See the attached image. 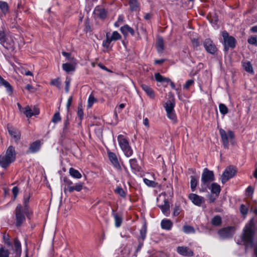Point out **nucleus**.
I'll return each instance as SVG.
<instances>
[{
  "mask_svg": "<svg viewBox=\"0 0 257 257\" xmlns=\"http://www.w3.org/2000/svg\"><path fill=\"white\" fill-rule=\"evenodd\" d=\"M117 140L118 144L125 155L127 157L132 156L133 152L129 145L127 140L122 135H119Z\"/></svg>",
  "mask_w": 257,
  "mask_h": 257,
  "instance_id": "4",
  "label": "nucleus"
},
{
  "mask_svg": "<svg viewBox=\"0 0 257 257\" xmlns=\"http://www.w3.org/2000/svg\"><path fill=\"white\" fill-rule=\"evenodd\" d=\"M75 63H72L70 62L64 63L62 65V68L65 72L69 73L75 70Z\"/></svg>",
  "mask_w": 257,
  "mask_h": 257,
  "instance_id": "32",
  "label": "nucleus"
},
{
  "mask_svg": "<svg viewBox=\"0 0 257 257\" xmlns=\"http://www.w3.org/2000/svg\"><path fill=\"white\" fill-rule=\"evenodd\" d=\"M3 240L5 244L10 247L12 246V242H11L10 236L8 234H5L3 236Z\"/></svg>",
  "mask_w": 257,
  "mask_h": 257,
  "instance_id": "53",
  "label": "nucleus"
},
{
  "mask_svg": "<svg viewBox=\"0 0 257 257\" xmlns=\"http://www.w3.org/2000/svg\"><path fill=\"white\" fill-rule=\"evenodd\" d=\"M156 48L159 53H162L165 49L164 42L163 37L158 36L156 42Z\"/></svg>",
  "mask_w": 257,
  "mask_h": 257,
  "instance_id": "23",
  "label": "nucleus"
},
{
  "mask_svg": "<svg viewBox=\"0 0 257 257\" xmlns=\"http://www.w3.org/2000/svg\"><path fill=\"white\" fill-rule=\"evenodd\" d=\"M222 35L224 41V50L227 53L229 48L234 49L235 47L236 40L233 37L229 36L228 33L225 31L222 32Z\"/></svg>",
  "mask_w": 257,
  "mask_h": 257,
  "instance_id": "5",
  "label": "nucleus"
},
{
  "mask_svg": "<svg viewBox=\"0 0 257 257\" xmlns=\"http://www.w3.org/2000/svg\"><path fill=\"white\" fill-rule=\"evenodd\" d=\"M205 50L211 54H214L217 51V48L210 39H206L203 42Z\"/></svg>",
  "mask_w": 257,
  "mask_h": 257,
  "instance_id": "10",
  "label": "nucleus"
},
{
  "mask_svg": "<svg viewBox=\"0 0 257 257\" xmlns=\"http://www.w3.org/2000/svg\"><path fill=\"white\" fill-rule=\"evenodd\" d=\"M130 164L131 167V169L133 170V171L135 172H140L141 170V167L138 164V162L137 159H132L130 160Z\"/></svg>",
  "mask_w": 257,
  "mask_h": 257,
  "instance_id": "31",
  "label": "nucleus"
},
{
  "mask_svg": "<svg viewBox=\"0 0 257 257\" xmlns=\"http://www.w3.org/2000/svg\"><path fill=\"white\" fill-rule=\"evenodd\" d=\"M62 55L64 56L66 60L70 63L76 64V59L73 57L71 53L65 51L62 52Z\"/></svg>",
  "mask_w": 257,
  "mask_h": 257,
  "instance_id": "38",
  "label": "nucleus"
},
{
  "mask_svg": "<svg viewBox=\"0 0 257 257\" xmlns=\"http://www.w3.org/2000/svg\"><path fill=\"white\" fill-rule=\"evenodd\" d=\"M108 155L109 159L113 166L116 169H120V166L118 162L117 158L116 155L112 152H108Z\"/></svg>",
  "mask_w": 257,
  "mask_h": 257,
  "instance_id": "19",
  "label": "nucleus"
},
{
  "mask_svg": "<svg viewBox=\"0 0 257 257\" xmlns=\"http://www.w3.org/2000/svg\"><path fill=\"white\" fill-rule=\"evenodd\" d=\"M130 9L132 12H139L140 10V4L138 0H128Z\"/></svg>",
  "mask_w": 257,
  "mask_h": 257,
  "instance_id": "21",
  "label": "nucleus"
},
{
  "mask_svg": "<svg viewBox=\"0 0 257 257\" xmlns=\"http://www.w3.org/2000/svg\"><path fill=\"white\" fill-rule=\"evenodd\" d=\"M208 189L210 190L211 193H220L221 191L220 186L217 183L210 184Z\"/></svg>",
  "mask_w": 257,
  "mask_h": 257,
  "instance_id": "35",
  "label": "nucleus"
},
{
  "mask_svg": "<svg viewBox=\"0 0 257 257\" xmlns=\"http://www.w3.org/2000/svg\"><path fill=\"white\" fill-rule=\"evenodd\" d=\"M112 41H110V38L108 36V33H107L106 36V39L105 40L103 41L102 43L103 47L106 48H108L109 47L110 44Z\"/></svg>",
  "mask_w": 257,
  "mask_h": 257,
  "instance_id": "51",
  "label": "nucleus"
},
{
  "mask_svg": "<svg viewBox=\"0 0 257 257\" xmlns=\"http://www.w3.org/2000/svg\"><path fill=\"white\" fill-rule=\"evenodd\" d=\"M112 215L114 219L115 227L117 228L119 227L122 221V216L116 212L114 209H112Z\"/></svg>",
  "mask_w": 257,
  "mask_h": 257,
  "instance_id": "24",
  "label": "nucleus"
},
{
  "mask_svg": "<svg viewBox=\"0 0 257 257\" xmlns=\"http://www.w3.org/2000/svg\"><path fill=\"white\" fill-rule=\"evenodd\" d=\"M219 109L220 113L223 115L226 114L228 112V109L224 104L220 103Z\"/></svg>",
  "mask_w": 257,
  "mask_h": 257,
  "instance_id": "45",
  "label": "nucleus"
},
{
  "mask_svg": "<svg viewBox=\"0 0 257 257\" xmlns=\"http://www.w3.org/2000/svg\"><path fill=\"white\" fill-rule=\"evenodd\" d=\"M215 180L213 171L205 168L203 169L201 177V184L199 191L200 192H207L208 188L211 183Z\"/></svg>",
  "mask_w": 257,
  "mask_h": 257,
  "instance_id": "3",
  "label": "nucleus"
},
{
  "mask_svg": "<svg viewBox=\"0 0 257 257\" xmlns=\"http://www.w3.org/2000/svg\"><path fill=\"white\" fill-rule=\"evenodd\" d=\"M0 9L2 13L6 15L9 11V6L7 2L0 1Z\"/></svg>",
  "mask_w": 257,
  "mask_h": 257,
  "instance_id": "41",
  "label": "nucleus"
},
{
  "mask_svg": "<svg viewBox=\"0 0 257 257\" xmlns=\"http://www.w3.org/2000/svg\"><path fill=\"white\" fill-rule=\"evenodd\" d=\"M170 208V205L168 201L166 199H164V204L160 206L163 213L166 216L169 213V210Z\"/></svg>",
  "mask_w": 257,
  "mask_h": 257,
  "instance_id": "37",
  "label": "nucleus"
},
{
  "mask_svg": "<svg viewBox=\"0 0 257 257\" xmlns=\"http://www.w3.org/2000/svg\"><path fill=\"white\" fill-rule=\"evenodd\" d=\"M71 80V79L70 77H66L65 81V92L66 93L68 92L69 91Z\"/></svg>",
  "mask_w": 257,
  "mask_h": 257,
  "instance_id": "56",
  "label": "nucleus"
},
{
  "mask_svg": "<svg viewBox=\"0 0 257 257\" xmlns=\"http://www.w3.org/2000/svg\"><path fill=\"white\" fill-rule=\"evenodd\" d=\"M61 120V117L60 116V113L59 112L55 113L53 116L52 121L54 123H57V122L60 121Z\"/></svg>",
  "mask_w": 257,
  "mask_h": 257,
  "instance_id": "50",
  "label": "nucleus"
},
{
  "mask_svg": "<svg viewBox=\"0 0 257 257\" xmlns=\"http://www.w3.org/2000/svg\"><path fill=\"white\" fill-rule=\"evenodd\" d=\"M222 222V219L220 216L216 215L211 220V223L216 226H218L221 225Z\"/></svg>",
  "mask_w": 257,
  "mask_h": 257,
  "instance_id": "42",
  "label": "nucleus"
},
{
  "mask_svg": "<svg viewBox=\"0 0 257 257\" xmlns=\"http://www.w3.org/2000/svg\"><path fill=\"white\" fill-rule=\"evenodd\" d=\"M69 120L68 116H66V119L64 120V125L63 127L62 135H66L69 132Z\"/></svg>",
  "mask_w": 257,
  "mask_h": 257,
  "instance_id": "36",
  "label": "nucleus"
},
{
  "mask_svg": "<svg viewBox=\"0 0 257 257\" xmlns=\"http://www.w3.org/2000/svg\"><path fill=\"white\" fill-rule=\"evenodd\" d=\"M192 44L194 48H197L199 46V42L198 39H193L192 40Z\"/></svg>",
  "mask_w": 257,
  "mask_h": 257,
  "instance_id": "64",
  "label": "nucleus"
},
{
  "mask_svg": "<svg viewBox=\"0 0 257 257\" xmlns=\"http://www.w3.org/2000/svg\"><path fill=\"white\" fill-rule=\"evenodd\" d=\"M9 250L3 247L0 248V257H9Z\"/></svg>",
  "mask_w": 257,
  "mask_h": 257,
  "instance_id": "54",
  "label": "nucleus"
},
{
  "mask_svg": "<svg viewBox=\"0 0 257 257\" xmlns=\"http://www.w3.org/2000/svg\"><path fill=\"white\" fill-rule=\"evenodd\" d=\"M161 225L163 229L170 230L173 226V223L169 219H164L161 221Z\"/></svg>",
  "mask_w": 257,
  "mask_h": 257,
  "instance_id": "28",
  "label": "nucleus"
},
{
  "mask_svg": "<svg viewBox=\"0 0 257 257\" xmlns=\"http://www.w3.org/2000/svg\"><path fill=\"white\" fill-rule=\"evenodd\" d=\"M247 42L250 44L254 46H257V37L251 36L247 40Z\"/></svg>",
  "mask_w": 257,
  "mask_h": 257,
  "instance_id": "57",
  "label": "nucleus"
},
{
  "mask_svg": "<svg viewBox=\"0 0 257 257\" xmlns=\"http://www.w3.org/2000/svg\"><path fill=\"white\" fill-rule=\"evenodd\" d=\"M218 194H210L208 196V198L210 200L211 202H213L216 198L218 197Z\"/></svg>",
  "mask_w": 257,
  "mask_h": 257,
  "instance_id": "63",
  "label": "nucleus"
},
{
  "mask_svg": "<svg viewBox=\"0 0 257 257\" xmlns=\"http://www.w3.org/2000/svg\"><path fill=\"white\" fill-rule=\"evenodd\" d=\"M9 134L15 139V142L18 144L21 139L20 132L13 127H8Z\"/></svg>",
  "mask_w": 257,
  "mask_h": 257,
  "instance_id": "17",
  "label": "nucleus"
},
{
  "mask_svg": "<svg viewBox=\"0 0 257 257\" xmlns=\"http://www.w3.org/2000/svg\"><path fill=\"white\" fill-rule=\"evenodd\" d=\"M110 38V41H115L120 40L121 38V36L117 31H114Z\"/></svg>",
  "mask_w": 257,
  "mask_h": 257,
  "instance_id": "47",
  "label": "nucleus"
},
{
  "mask_svg": "<svg viewBox=\"0 0 257 257\" xmlns=\"http://www.w3.org/2000/svg\"><path fill=\"white\" fill-rule=\"evenodd\" d=\"M23 113L27 117L30 118L33 115L39 114L40 111L39 109L35 106L32 109L29 106H27L24 108Z\"/></svg>",
  "mask_w": 257,
  "mask_h": 257,
  "instance_id": "15",
  "label": "nucleus"
},
{
  "mask_svg": "<svg viewBox=\"0 0 257 257\" xmlns=\"http://www.w3.org/2000/svg\"><path fill=\"white\" fill-rule=\"evenodd\" d=\"M0 85L5 86L7 91L9 92L13 91V88L10 83L7 80H5L2 76H0Z\"/></svg>",
  "mask_w": 257,
  "mask_h": 257,
  "instance_id": "34",
  "label": "nucleus"
},
{
  "mask_svg": "<svg viewBox=\"0 0 257 257\" xmlns=\"http://www.w3.org/2000/svg\"><path fill=\"white\" fill-rule=\"evenodd\" d=\"M254 235L253 226L251 223H249L243 229L242 241L246 248L253 247L254 255L257 257V242L255 243L253 240Z\"/></svg>",
  "mask_w": 257,
  "mask_h": 257,
  "instance_id": "2",
  "label": "nucleus"
},
{
  "mask_svg": "<svg viewBox=\"0 0 257 257\" xmlns=\"http://www.w3.org/2000/svg\"><path fill=\"white\" fill-rule=\"evenodd\" d=\"M69 174L72 177L76 179H79L82 177L81 173L78 170L73 168H70Z\"/></svg>",
  "mask_w": 257,
  "mask_h": 257,
  "instance_id": "40",
  "label": "nucleus"
},
{
  "mask_svg": "<svg viewBox=\"0 0 257 257\" xmlns=\"http://www.w3.org/2000/svg\"><path fill=\"white\" fill-rule=\"evenodd\" d=\"M141 87L143 90L147 93V94L152 99H154L155 97L154 91L152 88L146 84H142Z\"/></svg>",
  "mask_w": 257,
  "mask_h": 257,
  "instance_id": "26",
  "label": "nucleus"
},
{
  "mask_svg": "<svg viewBox=\"0 0 257 257\" xmlns=\"http://www.w3.org/2000/svg\"><path fill=\"white\" fill-rule=\"evenodd\" d=\"M180 213V208L179 206L176 205L173 211V215L175 216H178Z\"/></svg>",
  "mask_w": 257,
  "mask_h": 257,
  "instance_id": "62",
  "label": "nucleus"
},
{
  "mask_svg": "<svg viewBox=\"0 0 257 257\" xmlns=\"http://www.w3.org/2000/svg\"><path fill=\"white\" fill-rule=\"evenodd\" d=\"M1 44L7 50L13 51L14 50L15 43L12 37H7Z\"/></svg>",
  "mask_w": 257,
  "mask_h": 257,
  "instance_id": "14",
  "label": "nucleus"
},
{
  "mask_svg": "<svg viewBox=\"0 0 257 257\" xmlns=\"http://www.w3.org/2000/svg\"><path fill=\"white\" fill-rule=\"evenodd\" d=\"M167 115L168 117L173 121V123L177 122V118L175 111L167 113Z\"/></svg>",
  "mask_w": 257,
  "mask_h": 257,
  "instance_id": "48",
  "label": "nucleus"
},
{
  "mask_svg": "<svg viewBox=\"0 0 257 257\" xmlns=\"http://www.w3.org/2000/svg\"><path fill=\"white\" fill-rule=\"evenodd\" d=\"M77 115L80 120L83 118V111L82 104L79 103L78 106Z\"/></svg>",
  "mask_w": 257,
  "mask_h": 257,
  "instance_id": "49",
  "label": "nucleus"
},
{
  "mask_svg": "<svg viewBox=\"0 0 257 257\" xmlns=\"http://www.w3.org/2000/svg\"><path fill=\"white\" fill-rule=\"evenodd\" d=\"M219 133L224 147L225 148H228L229 145V139L231 140L234 138V133L230 130H229L227 133H226L225 130L222 128H220L219 130Z\"/></svg>",
  "mask_w": 257,
  "mask_h": 257,
  "instance_id": "8",
  "label": "nucleus"
},
{
  "mask_svg": "<svg viewBox=\"0 0 257 257\" xmlns=\"http://www.w3.org/2000/svg\"><path fill=\"white\" fill-rule=\"evenodd\" d=\"M97 100L92 95H90L88 100V107H91L95 102H96Z\"/></svg>",
  "mask_w": 257,
  "mask_h": 257,
  "instance_id": "55",
  "label": "nucleus"
},
{
  "mask_svg": "<svg viewBox=\"0 0 257 257\" xmlns=\"http://www.w3.org/2000/svg\"><path fill=\"white\" fill-rule=\"evenodd\" d=\"M190 181V188L192 192L196 190L197 186L198 185V181L197 179L194 176H191Z\"/></svg>",
  "mask_w": 257,
  "mask_h": 257,
  "instance_id": "39",
  "label": "nucleus"
},
{
  "mask_svg": "<svg viewBox=\"0 0 257 257\" xmlns=\"http://www.w3.org/2000/svg\"><path fill=\"white\" fill-rule=\"evenodd\" d=\"M15 161L11 157H8L5 154L0 155V166L3 168L6 169L8 168L11 164Z\"/></svg>",
  "mask_w": 257,
  "mask_h": 257,
  "instance_id": "11",
  "label": "nucleus"
},
{
  "mask_svg": "<svg viewBox=\"0 0 257 257\" xmlns=\"http://www.w3.org/2000/svg\"><path fill=\"white\" fill-rule=\"evenodd\" d=\"M164 76L161 75L159 73H157L155 74V78L157 81L159 82L163 83Z\"/></svg>",
  "mask_w": 257,
  "mask_h": 257,
  "instance_id": "60",
  "label": "nucleus"
},
{
  "mask_svg": "<svg viewBox=\"0 0 257 257\" xmlns=\"http://www.w3.org/2000/svg\"><path fill=\"white\" fill-rule=\"evenodd\" d=\"M50 84L56 86L59 89H61V81L59 77L53 79L51 81Z\"/></svg>",
  "mask_w": 257,
  "mask_h": 257,
  "instance_id": "44",
  "label": "nucleus"
},
{
  "mask_svg": "<svg viewBox=\"0 0 257 257\" xmlns=\"http://www.w3.org/2000/svg\"><path fill=\"white\" fill-rule=\"evenodd\" d=\"M177 252L181 255L186 256H193V251L187 246H178L177 248Z\"/></svg>",
  "mask_w": 257,
  "mask_h": 257,
  "instance_id": "12",
  "label": "nucleus"
},
{
  "mask_svg": "<svg viewBox=\"0 0 257 257\" xmlns=\"http://www.w3.org/2000/svg\"><path fill=\"white\" fill-rule=\"evenodd\" d=\"M41 144L40 140H37L30 144L27 154H34L38 152L41 148Z\"/></svg>",
  "mask_w": 257,
  "mask_h": 257,
  "instance_id": "13",
  "label": "nucleus"
},
{
  "mask_svg": "<svg viewBox=\"0 0 257 257\" xmlns=\"http://www.w3.org/2000/svg\"><path fill=\"white\" fill-rule=\"evenodd\" d=\"M30 198V196L26 194L24 196V200H23V204H24V211L25 213V214L27 215V216L28 217L30 214L32 213L31 211L29 209L28 203L29 201V199Z\"/></svg>",
  "mask_w": 257,
  "mask_h": 257,
  "instance_id": "20",
  "label": "nucleus"
},
{
  "mask_svg": "<svg viewBox=\"0 0 257 257\" xmlns=\"http://www.w3.org/2000/svg\"><path fill=\"white\" fill-rule=\"evenodd\" d=\"M175 103L174 98L171 100H168L165 104L164 107L167 113L171 112L174 111V107Z\"/></svg>",
  "mask_w": 257,
  "mask_h": 257,
  "instance_id": "22",
  "label": "nucleus"
},
{
  "mask_svg": "<svg viewBox=\"0 0 257 257\" xmlns=\"http://www.w3.org/2000/svg\"><path fill=\"white\" fill-rule=\"evenodd\" d=\"M14 250L16 253V257H20L22 252L21 244L17 238H15L14 240Z\"/></svg>",
  "mask_w": 257,
  "mask_h": 257,
  "instance_id": "27",
  "label": "nucleus"
},
{
  "mask_svg": "<svg viewBox=\"0 0 257 257\" xmlns=\"http://www.w3.org/2000/svg\"><path fill=\"white\" fill-rule=\"evenodd\" d=\"M144 182L149 187H155L157 186L158 183L152 180H150L147 178L143 179Z\"/></svg>",
  "mask_w": 257,
  "mask_h": 257,
  "instance_id": "46",
  "label": "nucleus"
},
{
  "mask_svg": "<svg viewBox=\"0 0 257 257\" xmlns=\"http://www.w3.org/2000/svg\"><path fill=\"white\" fill-rule=\"evenodd\" d=\"M194 82V81L193 79H189L187 80L184 86V88L185 89H188L192 85H193Z\"/></svg>",
  "mask_w": 257,
  "mask_h": 257,
  "instance_id": "61",
  "label": "nucleus"
},
{
  "mask_svg": "<svg viewBox=\"0 0 257 257\" xmlns=\"http://www.w3.org/2000/svg\"><path fill=\"white\" fill-rule=\"evenodd\" d=\"M240 211L243 215H245L248 213V208L245 205L241 204L240 207Z\"/></svg>",
  "mask_w": 257,
  "mask_h": 257,
  "instance_id": "58",
  "label": "nucleus"
},
{
  "mask_svg": "<svg viewBox=\"0 0 257 257\" xmlns=\"http://www.w3.org/2000/svg\"><path fill=\"white\" fill-rule=\"evenodd\" d=\"M8 157H11L13 160L15 161L16 159V152L15 148L10 146L6 150V154Z\"/></svg>",
  "mask_w": 257,
  "mask_h": 257,
  "instance_id": "30",
  "label": "nucleus"
},
{
  "mask_svg": "<svg viewBox=\"0 0 257 257\" xmlns=\"http://www.w3.org/2000/svg\"><path fill=\"white\" fill-rule=\"evenodd\" d=\"M183 230L186 233H194L195 232L194 228L189 225H185L183 227Z\"/></svg>",
  "mask_w": 257,
  "mask_h": 257,
  "instance_id": "52",
  "label": "nucleus"
},
{
  "mask_svg": "<svg viewBox=\"0 0 257 257\" xmlns=\"http://www.w3.org/2000/svg\"><path fill=\"white\" fill-rule=\"evenodd\" d=\"M189 198L193 204L199 206H201L204 202V198L198 195L197 194H189Z\"/></svg>",
  "mask_w": 257,
  "mask_h": 257,
  "instance_id": "16",
  "label": "nucleus"
},
{
  "mask_svg": "<svg viewBox=\"0 0 257 257\" xmlns=\"http://www.w3.org/2000/svg\"><path fill=\"white\" fill-rule=\"evenodd\" d=\"M123 17L122 16H119L118 18L117 21L115 22L114 25L115 27L117 28L123 23Z\"/></svg>",
  "mask_w": 257,
  "mask_h": 257,
  "instance_id": "59",
  "label": "nucleus"
},
{
  "mask_svg": "<svg viewBox=\"0 0 257 257\" xmlns=\"http://www.w3.org/2000/svg\"><path fill=\"white\" fill-rule=\"evenodd\" d=\"M236 172V169L234 166L230 165L227 167L221 176V182L223 184L226 183L228 180L234 176Z\"/></svg>",
  "mask_w": 257,
  "mask_h": 257,
  "instance_id": "7",
  "label": "nucleus"
},
{
  "mask_svg": "<svg viewBox=\"0 0 257 257\" xmlns=\"http://www.w3.org/2000/svg\"><path fill=\"white\" fill-rule=\"evenodd\" d=\"M120 30L122 34L124 36L127 35L128 33H130L132 36L135 35V31L134 29L127 25H125L123 27H121Z\"/></svg>",
  "mask_w": 257,
  "mask_h": 257,
  "instance_id": "29",
  "label": "nucleus"
},
{
  "mask_svg": "<svg viewBox=\"0 0 257 257\" xmlns=\"http://www.w3.org/2000/svg\"><path fill=\"white\" fill-rule=\"evenodd\" d=\"M254 235L253 226L251 223H249L243 229L242 241L246 248L253 247L254 255L257 257V242L255 243L253 240Z\"/></svg>",
  "mask_w": 257,
  "mask_h": 257,
  "instance_id": "1",
  "label": "nucleus"
},
{
  "mask_svg": "<svg viewBox=\"0 0 257 257\" xmlns=\"http://www.w3.org/2000/svg\"><path fill=\"white\" fill-rule=\"evenodd\" d=\"M94 14L101 19H105L107 17V11L100 7H96L94 9Z\"/></svg>",
  "mask_w": 257,
  "mask_h": 257,
  "instance_id": "18",
  "label": "nucleus"
},
{
  "mask_svg": "<svg viewBox=\"0 0 257 257\" xmlns=\"http://www.w3.org/2000/svg\"><path fill=\"white\" fill-rule=\"evenodd\" d=\"M147 226L146 222H144V224L143 225L140 231V236L138 239H140L141 240H144L146 239V234H147Z\"/></svg>",
  "mask_w": 257,
  "mask_h": 257,
  "instance_id": "33",
  "label": "nucleus"
},
{
  "mask_svg": "<svg viewBox=\"0 0 257 257\" xmlns=\"http://www.w3.org/2000/svg\"><path fill=\"white\" fill-rule=\"evenodd\" d=\"M16 214V225L17 227L21 226L25 221V216L27 215L24 211V209L21 204H19L15 209Z\"/></svg>",
  "mask_w": 257,
  "mask_h": 257,
  "instance_id": "6",
  "label": "nucleus"
},
{
  "mask_svg": "<svg viewBox=\"0 0 257 257\" xmlns=\"http://www.w3.org/2000/svg\"><path fill=\"white\" fill-rule=\"evenodd\" d=\"M71 184V182H68L67 190H68L69 192H71L74 191L79 192L82 190L83 187L82 183H78L73 186H71L70 185Z\"/></svg>",
  "mask_w": 257,
  "mask_h": 257,
  "instance_id": "25",
  "label": "nucleus"
},
{
  "mask_svg": "<svg viewBox=\"0 0 257 257\" xmlns=\"http://www.w3.org/2000/svg\"><path fill=\"white\" fill-rule=\"evenodd\" d=\"M243 67L246 72L250 73H252L253 72V68L250 62L248 61L244 63Z\"/></svg>",
  "mask_w": 257,
  "mask_h": 257,
  "instance_id": "43",
  "label": "nucleus"
},
{
  "mask_svg": "<svg viewBox=\"0 0 257 257\" xmlns=\"http://www.w3.org/2000/svg\"><path fill=\"white\" fill-rule=\"evenodd\" d=\"M234 232V228L232 226L224 227L218 230V233L223 239L231 237Z\"/></svg>",
  "mask_w": 257,
  "mask_h": 257,
  "instance_id": "9",
  "label": "nucleus"
}]
</instances>
